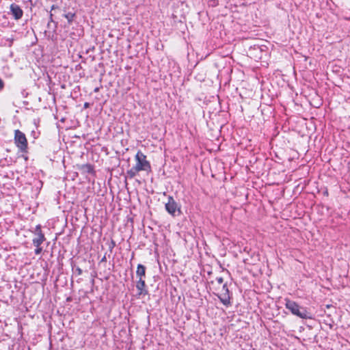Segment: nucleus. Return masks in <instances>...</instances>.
<instances>
[{
    "instance_id": "5",
    "label": "nucleus",
    "mask_w": 350,
    "mask_h": 350,
    "mask_svg": "<svg viewBox=\"0 0 350 350\" xmlns=\"http://www.w3.org/2000/svg\"><path fill=\"white\" fill-rule=\"evenodd\" d=\"M165 209L172 215H174L176 211L180 213V208H178L177 203L172 196L168 197V202L165 204Z\"/></svg>"
},
{
    "instance_id": "11",
    "label": "nucleus",
    "mask_w": 350,
    "mask_h": 350,
    "mask_svg": "<svg viewBox=\"0 0 350 350\" xmlns=\"http://www.w3.org/2000/svg\"><path fill=\"white\" fill-rule=\"evenodd\" d=\"M65 17L67 18V20L70 22L72 21L73 19V17H74V14H72V13H68L66 14H65Z\"/></svg>"
},
{
    "instance_id": "12",
    "label": "nucleus",
    "mask_w": 350,
    "mask_h": 350,
    "mask_svg": "<svg viewBox=\"0 0 350 350\" xmlns=\"http://www.w3.org/2000/svg\"><path fill=\"white\" fill-rule=\"evenodd\" d=\"M36 247V249L35 250V253H36V254H40V253H41V252H42V247H40V246Z\"/></svg>"
},
{
    "instance_id": "14",
    "label": "nucleus",
    "mask_w": 350,
    "mask_h": 350,
    "mask_svg": "<svg viewBox=\"0 0 350 350\" xmlns=\"http://www.w3.org/2000/svg\"><path fill=\"white\" fill-rule=\"evenodd\" d=\"M217 282L219 283V284H221L223 282V278H217Z\"/></svg>"
},
{
    "instance_id": "1",
    "label": "nucleus",
    "mask_w": 350,
    "mask_h": 350,
    "mask_svg": "<svg viewBox=\"0 0 350 350\" xmlns=\"http://www.w3.org/2000/svg\"><path fill=\"white\" fill-rule=\"evenodd\" d=\"M285 306L293 314L296 315L301 319H306L310 318L307 311L305 309H302V310H300L299 306L293 301L286 299Z\"/></svg>"
},
{
    "instance_id": "6",
    "label": "nucleus",
    "mask_w": 350,
    "mask_h": 350,
    "mask_svg": "<svg viewBox=\"0 0 350 350\" xmlns=\"http://www.w3.org/2000/svg\"><path fill=\"white\" fill-rule=\"evenodd\" d=\"M10 12L16 20L20 19L23 16V12L22 10V9L21 8V7L18 5L15 4V3H12L10 5Z\"/></svg>"
},
{
    "instance_id": "9",
    "label": "nucleus",
    "mask_w": 350,
    "mask_h": 350,
    "mask_svg": "<svg viewBox=\"0 0 350 350\" xmlns=\"http://www.w3.org/2000/svg\"><path fill=\"white\" fill-rule=\"evenodd\" d=\"M140 171L139 170H137L136 167L133 166L127 172V173L130 177L133 178Z\"/></svg>"
},
{
    "instance_id": "2",
    "label": "nucleus",
    "mask_w": 350,
    "mask_h": 350,
    "mask_svg": "<svg viewBox=\"0 0 350 350\" xmlns=\"http://www.w3.org/2000/svg\"><path fill=\"white\" fill-rule=\"evenodd\" d=\"M135 165L134 167L139 171H150L151 165L146 159V156L141 151H138L135 157Z\"/></svg>"
},
{
    "instance_id": "10",
    "label": "nucleus",
    "mask_w": 350,
    "mask_h": 350,
    "mask_svg": "<svg viewBox=\"0 0 350 350\" xmlns=\"http://www.w3.org/2000/svg\"><path fill=\"white\" fill-rule=\"evenodd\" d=\"M220 301L225 305L228 306L230 305V297L228 295H225L223 297H220Z\"/></svg>"
},
{
    "instance_id": "7",
    "label": "nucleus",
    "mask_w": 350,
    "mask_h": 350,
    "mask_svg": "<svg viewBox=\"0 0 350 350\" xmlns=\"http://www.w3.org/2000/svg\"><path fill=\"white\" fill-rule=\"evenodd\" d=\"M145 287V280L143 278H139V280L137 282L136 284V288L138 291L139 295H145L148 293V291Z\"/></svg>"
},
{
    "instance_id": "13",
    "label": "nucleus",
    "mask_w": 350,
    "mask_h": 350,
    "mask_svg": "<svg viewBox=\"0 0 350 350\" xmlns=\"http://www.w3.org/2000/svg\"><path fill=\"white\" fill-rule=\"evenodd\" d=\"M4 83L3 81L0 79V90H1L3 88Z\"/></svg>"
},
{
    "instance_id": "4",
    "label": "nucleus",
    "mask_w": 350,
    "mask_h": 350,
    "mask_svg": "<svg viewBox=\"0 0 350 350\" xmlns=\"http://www.w3.org/2000/svg\"><path fill=\"white\" fill-rule=\"evenodd\" d=\"M36 237L33 239V244L35 247L40 246V245L45 240L44 235L41 231V227L40 225L36 226L35 229Z\"/></svg>"
},
{
    "instance_id": "8",
    "label": "nucleus",
    "mask_w": 350,
    "mask_h": 350,
    "mask_svg": "<svg viewBox=\"0 0 350 350\" xmlns=\"http://www.w3.org/2000/svg\"><path fill=\"white\" fill-rule=\"evenodd\" d=\"M145 273H146V267L144 265L139 264L137 265V271H136L137 276L139 278H143V277L145 276Z\"/></svg>"
},
{
    "instance_id": "3",
    "label": "nucleus",
    "mask_w": 350,
    "mask_h": 350,
    "mask_svg": "<svg viewBox=\"0 0 350 350\" xmlns=\"http://www.w3.org/2000/svg\"><path fill=\"white\" fill-rule=\"evenodd\" d=\"M14 142L21 151H26L27 148V138L25 135L19 130H16L14 132Z\"/></svg>"
}]
</instances>
